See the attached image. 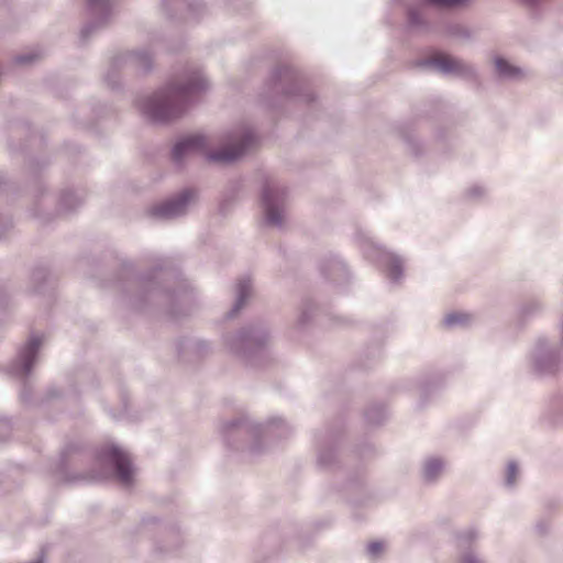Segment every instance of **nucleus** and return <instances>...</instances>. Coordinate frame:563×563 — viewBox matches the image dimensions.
<instances>
[{
  "label": "nucleus",
  "instance_id": "24",
  "mask_svg": "<svg viewBox=\"0 0 563 563\" xmlns=\"http://www.w3.org/2000/svg\"><path fill=\"white\" fill-rule=\"evenodd\" d=\"M494 64L498 77L503 80H518L525 76V70L504 57L494 58Z\"/></svg>",
  "mask_w": 563,
  "mask_h": 563
},
{
  "label": "nucleus",
  "instance_id": "29",
  "mask_svg": "<svg viewBox=\"0 0 563 563\" xmlns=\"http://www.w3.org/2000/svg\"><path fill=\"white\" fill-rule=\"evenodd\" d=\"M443 383V376L439 373L431 374L430 376L422 377L419 382V393L421 396L429 394L431 390L438 388Z\"/></svg>",
  "mask_w": 563,
  "mask_h": 563
},
{
  "label": "nucleus",
  "instance_id": "34",
  "mask_svg": "<svg viewBox=\"0 0 563 563\" xmlns=\"http://www.w3.org/2000/svg\"><path fill=\"white\" fill-rule=\"evenodd\" d=\"M426 3L440 8H454L466 3L468 0H423Z\"/></svg>",
  "mask_w": 563,
  "mask_h": 563
},
{
  "label": "nucleus",
  "instance_id": "35",
  "mask_svg": "<svg viewBox=\"0 0 563 563\" xmlns=\"http://www.w3.org/2000/svg\"><path fill=\"white\" fill-rule=\"evenodd\" d=\"M449 33L453 36L462 38H470L472 36L471 31L462 24L450 25Z\"/></svg>",
  "mask_w": 563,
  "mask_h": 563
},
{
  "label": "nucleus",
  "instance_id": "1",
  "mask_svg": "<svg viewBox=\"0 0 563 563\" xmlns=\"http://www.w3.org/2000/svg\"><path fill=\"white\" fill-rule=\"evenodd\" d=\"M117 283L129 303L139 310L146 305H157L170 306L174 312L178 302H187L191 298L190 285L164 260H159V264L141 276L135 274L131 262H123Z\"/></svg>",
  "mask_w": 563,
  "mask_h": 563
},
{
  "label": "nucleus",
  "instance_id": "19",
  "mask_svg": "<svg viewBox=\"0 0 563 563\" xmlns=\"http://www.w3.org/2000/svg\"><path fill=\"white\" fill-rule=\"evenodd\" d=\"M320 271L325 279L336 286H343L350 278L347 266L339 256L335 255L327 257L322 262Z\"/></svg>",
  "mask_w": 563,
  "mask_h": 563
},
{
  "label": "nucleus",
  "instance_id": "44",
  "mask_svg": "<svg viewBox=\"0 0 563 563\" xmlns=\"http://www.w3.org/2000/svg\"><path fill=\"white\" fill-rule=\"evenodd\" d=\"M536 529L538 530V532H539L540 534H543V533H545V532H547V530H548V526H547V523H545V522H539V523H537Z\"/></svg>",
  "mask_w": 563,
  "mask_h": 563
},
{
  "label": "nucleus",
  "instance_id": "48",
  "mask_svg": "<svg viewBox=\"0 0 563 563\" xmlns=\"http://www.w3.org/2000/svg\"><path fill=\"white\" fill-rule=\"evenodd\" d=\"M34 291H35V292H41L42 290H41V289H40V287H38V288H36Z\"/></svg>",
  "mask_w": 563,
  "mask_h": 563
},
{
  "label": "nucleus",
  "instance_id": "11",
  "mask_svg": "<svg viewBox=\"0 0 563 563\" xmlns=\"http://www.w3.org/2000/svg\"><path fill=\"white\" fill-rule=\"evenodd\" d=\"M285 198V188L268 183L264 185L262 189V206L264 210L265 222L268 225L282 228Z\"/></svg>",
  "mask_w": 563,
  "mask_h": 563
},
{
  "label": "nucleus",
  "instance_id": "9",
  "mask_svg": "<svg viewBox=\"0 0 563 563\" xmlns=\"http://www.w3.org/2000/svg\"><path fill=\"white\" fill-rule=\"evenodd\" d=\"M230 141L229 146L207 153V159L225 164L235 162L255 143V134L252 129L242 128L230 136Z\"/></svg>",
  "mask_w": 563,
  "mask_h": 563
},
{
  "label": "nucleus",
  "instance_id": "5",
  "mask_svg": "<svg viewBox=\"0 0 563 563\" xmlns=\"http://www.w3.org/2000/svg\"><path fill=\"white\" fill-rule=\"evenodd\" d=\"M563 349L547 336H538L527 354V365L538 377H553L563 371Z\"/></svg>",
  "mask_w": 563,
  "mask_h": 563
},
{
  "label": "nucleus",
  "instance_id": "39",
  "mask_svg": "<svg viewBox=\"0 0 563 563\" xmlns=\"http://www.w3.org/2000/svg\"><path fill=\"white\" fill-rule=\"evenodd\" d=\"M34 54H20L15 57V63L18 64H30L35 59Z\"/></svg>",
  "mask_w": 563,
  "mask_h": 563
},
{
  "label": "nucleus",
  "instance_id": "21",
  "mask_svg": "<svg viewBox=\"0 0 563 563\" xmlns=\"http://www.w3.org/2000/svg\"><path fill=\"white\" fill-rule=\"evenodd\" d=\"M176 349L181 358L202 357L211 351L210 343L199 338H184L177 342Z\"/></svg>",
  "mask_w": 563,
  "mask_h": 563
},
{
  "label": "nucleus",
  "instance_id": "13",
  "mask_svg": "<svg viewBox=\"0 0 563 563\" xmlns=\"http://www.w3.org/2000/svg\"><path fill=\"white\" fill-rule=\"evenodd\" d=\"M421 66L433 67L437 71L443 75H455L462 79L471 81L477 80L476 67L463 59L438 56L423 60Z\"/></svg>",
  "mask_w": 563,
  "mask_h": 563
},
{
  "label": "nucleus",
  "instance_id": "10",
  "mask_svg": "<svg viewBox=\"0 0 563 563\" xmlns=\"http://www.w3.org/2000/svg\"><path fill=\"white\" fill-rule=\"evenodd\" d=\"M121 66H131L143 71H148L152 68V56L145 49L128 52L115 56L111 63L110 69L104 76V81L111 89L120 87L118 68Z\"/></svg>",
  "mask_w": 563,
  "mask_h": 563
},
{
  "label": "nucleus",
  "instance_id": "4",
  "mask_svg": "<svg viewBox=\"0 0 563 563\" xmlns=\"http://www.w3.org/2000/svg\"><path fill=\"white\" fill-rule=\"evenodd\" d=\"M269 342V330L263 323L250 324L238 333L224 335L229 351L251 366L258 364Z\"/></svg>",
  "mask_w": 563,
  "mask_h": 563
},
{
  "label": "nucleus",
  "instance_id": "6",
  "mask_svg": "<svg viewBox=\"0 0 563 563\" xmlns=\"http://www.w3.org/2000/svg\"><path fill=\"white\" fill-rule=\"evenodd\" d=\"M269 90L273 93H280L287 98H298L307 103L314 100V96L302 76L296 68L289 65H283L274 69L269 80Z\"/></svg>",
  "mask_w": 563,
  "mask_h": 563
},
{
  "label": "nucleus",
  "instance_id": "30",
  "mask_svg": "<svg viewBox=\"0 0 563 563\" xmlns=\"http://www.w3.org/2000/svg\"><path fill=\"white\" fill-rule=\"evenodd\" d=\"M407 22L408 27L412 30H422L427 27V22L424 21L420 9L413 5L407 9Z\"/></svg>",
  "mask_w": 563,
  "mask_h": 563
},
{
  "label": "nucleus",
  "instance_id": "17",
  "mask_svg": "<svg viewBox=\"0 0 563 563\" xmlns=\"http://www.w3.org/2000/svg\"><path fill=\"white\" fill-rule=\"evenodd\" d=\"M206 146L207 140L202 134L181 136L172 148V159L176 165H181L185 158L203 151Z\"/></svg>",
  "mask_w": 563,
  "mask_h": 563
},
{
  "label": "nucleus",
  "instance_id": "27",
  "mask_svg": "<svg viewBox=\"0 0 563 563\" xmlns=\"http://www.w3.org/2000/svg\"><path fill=\"white\" fill-rule=\"evenodd\" d=\"M543 309L544 305L540 299L531 298L520 305L518 313L522 319H530L541 314Z\"/></svg>",
  "mask_w": 563,
  "mask_h": 563
},
{
  "label": "nucleus",
  "instance_id": "18",
  "mask_svg": "<svg viewBox=\"0 0 563 563\" xmlns=\"http://www.w3.org/2000/svg\"><path fill=\"white\" fill-rule=\"evenodd\" d=\"M448 468V460L442 455H427L420 463V479L424 485H437L444 476Z\"/></svg>",
  "mask_w": 563,
  "mask_h": 563
},
{
  "label": "nucleus",
  "instance_id": "33",
  "mask_svg": "<svg viewBox=\"0 0 563 563\" xmlns=\"http://www.w3.org/2000/svg\"><path fill=\"white\" fill-rule=\"evenodd\" d=\"M466 197L473 201H482L488 196V189L483 185H472L466 189Z\"/></svg>",
  "mask_w": 563,
  "mask_h": 563
},
{
  "label": "nucleus",
  "instance_id": "47",
  "mask_svg": "<svg viewBox=\"0 0 563 563\" xmlns=\"http://www.w3.org/2000/svg\"><path fill=\"white\" fill-rule=\"evenodd\" d=\"M382 355V351L379 347H375L374 352H373V357L375 358H379Z\"/></svg>",
  "mask_w": 563,
  "mask_h": 563
},
{
  "label": "nucleus",
  "instance_id": "15",
  "mask_svg": "<svg viewBox=\"0 0 563 563\" xmlns=\"http://www.w3.org/2000/svg\"><path fill=\"white\" fill-rule=\"evenodd\" d=\"M91 21L80 31L84 41L88 40L98 29L103 26L111 14L112 0H86Z\"/></svg>",
  "mask_w": 563,
  "mask_h": 563
},
{
  "label": "nucleus",
  "instance_id": "26",
  "mask_svg": "<svg viewBox=\"0 0 563 563\" xmlns=\"http://www.w3.org/2000/svg\"><path fill=\"white\" fill-rule=\"evenodd\" d=\"M316 310V305L310 299L301 302L295 320V325L298 329H303L311 321Z\"/></svg>",
  "mask_w": 563,
  "mask_h": 563
},
{
  "label": "nucleus",
  "instance_id": "20",
  "mask_svg": "<svg viewBox=\"0 0 563 563\" xmlns=\"http://www.w3.org/2000/svg\"><path fill=\"white\" fill-rule=\"evenodd\" d=\"M477 538L474 529H466L456 534V545L461 552L459 563H485L473 549Z\"/></svg>",
  "mask_w": 563,
  "mask_h": 563
},
{
  "label": "nucleus",
  "instance_id": "46",
  "mask_svg": "<svg viewBox=\"0 0 563 563\" xmlns=\"http://www.w3.org/2000/svg\"><path fill=\"white\" fill-rule=\"evenodd\" d=\"M22 401H27L30 396H29V391L26 390V388H24L22 391H21V395H20Z\"/></svg>",
  "mask_w": 563,
  "mask_h": 563
},
{
  "label": "nucleus",
  "instance_id": "36",
  "mask_svg": "<svg viewBox=\"0 0 563 563\" xmlns=\"http://www.w3.org/2000/svg\"><path fill=\"white\" fill-rule=\"evenodd\" d=\"M465 321H466V316L463 314V313H460V312L449 313L444 318V323L448 327H454V325L463 324Z\"/></svg>",
  "mask_w": 563,
  "mask_h": 563
},
{
  "label": "nucleus",
  "instance_id": "43",
  "mask_svg": "<svg viewBox=\"0 0 563 563\" xmlns=\"http://www.w3.org/2000/svg\"><path fill=\"white\" fill-rule=\"evenodd\" d=\"M558 328H559V334H560L559 346H560V349H563V314L559 321Z\"/></svg>",
  "mask_w": 563,
  "mask_h": 563
},
{
  "label": "nucleus",
  "instance_id": "32",
  "mask_svg": "<svg viewBox=\"0 0 563 563\" xmlns=\"http://www.w3.org/2000/svg\"><path fill=\"white\" fill-rule=\"evenodd\" d=\"M549 412L555 417L558 422H563V391L552 396L549 404Z\"/></svg>",
  "mask_w": 563,
  "mask_h": 563
},
{
  "label": "nucleus",
  "instance_id": "14",
  "mask_svg": "<svg viewBox=\"0 0 563 563\" xmlns=\"http://www.w3.org/2000/svg\"><path fill=\"white\" fill-rule=\"evenodd\" d=\"M195 197V191L191 189H184L177 195L155 205L151 209L153 217L170 220L183 217L187 213L188 206Z\"/></svg>",
  "mask_w": 563,
  "mask_h": 563
},
{
  "label": "nucleus",
  "instance_id": "41",
  "mask_svg": "<svg viewBox=\"0 0 563 563\" xmlns=\"http://www.w3.org/2000/svg\"><path fill=\"white\" fill-rule=\"evenodd\" d=\"M46 278V273L44 269H36L32 274V279L36 283L44 282Z\"/></svg>",
  "mask_w": 563,
  "mask_h": 563
},
{
  "label": "nucleus",
  "instance_id": "45",
  "mask_svg": "<svg viewBox=\"0 0 563 563\" xmlns=\"http://www.w3.org/2000/svg\"><path fill=\"white\" fill-rule=\"evenodd\" d=\"M0 430H3L7 433L10 431V423L8 420H0Z\"/></svg>",
  "mask_w": 563,
  "mask_h": 563
},
{
  "label": "nucleus",
  "instance_id": "12",
  "mask_svg": "<svg viewBox=\"0 0 563 563\" xmlns=\"http://www.w3.org/2000/svg\"><path fill=\"white\" fill-rule=\"evenodd\" d=\"M42 339L37 335H32L19 349L16 357L9 365V373L19 378H26L35 364Z\"/></svg>",
  "mask_w": 563,
  "mask_h": 563
},
{
  "label": "nucleus",
  "instance_id": "40",
  "mask_svg": "<svg viewBox=\"0 0 563 563\" xmlns=\"http://www.w3.org/2000/svg\"><path fill=\"white\" fill-rule=\"evenodd\" d=\"M73 451V446L69 445L68 448H66L63 453H62V456H60V468H65L66 467V464L68 462V456L70 455Z\"/></svg>",
  "mask_w": 563,
  "mask_h": 563
},
{
  "label": "nucleus",
  "instance_id": "37",
  "mask_svg": "<svg viewBox=\"0 0 563 563\" xmlns=\"http://www.w3.org/2000/svg\"><path fill=\"white\" fill-rule=\"evenodd\" d=\"M384 544L380 541L371 542L367 545V553L371 558H377L383 552Z\"/></svg>",
  "mask_w": 563,
  "mask_h": 563
},
{
  "label": "nucleus",
  "instance_id": "31",
  "mask_svg": "<svg viewBox=\"0 0 563 563\" xmlns=\"http://www.w3.org/2000/svg\"><path fill=\"white\" fill-rule=\"evenodd\" d=\"M520 477L519 465L516 461H509L505 471L504 485L508 489H512Z\"/></svg>",
  "mask_w": 563,
  "mask_h": 563
},
{
  "label": "nucleus",
  "instance_id": "22",
  "mask_svg": "<svg viewBox=\"0 0 563 563\" xmlns=\"http://www.w3.org/2000/svg\"><path fill=\"white\" fill-rule=\"evenodd\" d=\"M164 11L169 18L175 13H179L184 19L196 16V13L201 8L200 2L196 0H162Z\"/></svg>",
  "mask_w": 563,
  "mask_h": 563
},
{
  "label": "nucleus",
  "instance_id": "28",
  "mask_svg": "<svg viewBox=\"0 0 563 563\" xmlns=\"http://www.w3.org/2000/svg\"><path fill=\"white\" fill-rule=\"evenodd\" d=\"M387 418V410L382 405L369 406L365 411V420L368 424L378 426Z\"/></svg>",
  "mask_w": 563,
  "mask_h": 563
},
{
  "label": "nucleus",
  "instance_id": "3",
  "mask_svg": "<svg viewBox=\"0 0 563 563\" xmlns=\"http://www.w3.org/2000/svg\"><path fill=\"white\" fill-rule=\"evenodd\" d=\"M222 438L228 446L239 450L242 445L239 440L247 438L251 440L249 451L252 454L262 452V440H277L287 438L291 433V427L282 418H271L265 424L251 421L246 416L225 421L220 428Z\"/></svg>",
  "mask_w": 563,
  "mask_h": 563
},
{
  "label": "nucleus",
  "instance_id": "38",
  "mask_svg": "<svg viewBox=\"0 0 563 563\" xmlns=\"http://www.w3.org/2000/svg\"><path fill=\"white\" fill-rule=\"evenodd\" d=\"M103 476L100 474H89V475H78L76 477H66V481L68 482H77L81 479H88V481H98L102 479Z\"/></svg>",
  "mask_w": 563,
  "mask_h": 563
},
{
  "label": "nucleus",
  "instance_id": "16",
  "mask_svg": "<svg viewBox=\"0 0 563 563\" xmlns=\"http://www.w3.org/2000/svg\"><path fill=\"white\" fill-rule=\"evenodd\" d=\"M338 437L324 431L316 435L317 464L320 468H332L336 463Z\"/></svg>",
  "mask_w": 563,
  "mask_h": 563
},
{
  "label": "nucleus",
  "instance_id": "42",
  "mask_svg": "<svg viewBox=\"0 0 563 563\" xmlns=\"http://www.w3.org/2000/svg\"><path fill=\"white\" fill-rule=\"evenodd\" d=\"M521 4L526 5L527 8H536L540 5L544 0H518Z\"/></svg>",
  "mask_w": 563,
  "mask_h": 563
},
{
  "label": "nucleus",
  "instance_id": "2",
  "mask_svg": "<svg viewBox=\"0 0 563 563\" xmlns=\"http://www.w3.org/2000/svg\"><path fill=\"white\" fill-rule=\"evenodd\" d=\"M209 88L201 71L183 80L170 81L153 96L139 101L142 113L152 122L162 123L183 115Z\"/></svg>",
  "mask_w": 563,
  "mask_h": 563
},
{
  "label": "nucleus",
  "instance_id": "8",
  "mask_svg": "<svg viewBox=\"0 0 563 563\" xmlns=\"http://www.w3.org/2000/svg\"><path fill=\"white\" fill-rule=\"evenodd\" d=\"M96 459L100 464L110 465L121 484L128 486L132 483V462L129 454L120 446L113 443L103 445L97 451Z\"/></svg>",
  "mask_w": 563,
  "mask_h": 563
},
{
  "label": "nucleus",
  "instance_id": "7",
  "mask_svg": "<svg viewBox=\"0 0 563 563\" xmlns=\"http://www.w3.org/2000/svg\"><path fill=\"white\" fill-rule=\"evenodd\" d=\"M356 241L362 253L367 260L377 262L385 268L390 283L398 284L402 279L404 265L402 260L399 256L380 247L366 232H357Z\"/></svg>",
  "mask_w": 563,
  "mask_h": 563
},
{
  "label": "nucleus",
  "instance_id": "25",
  "mask_svg": "<svg viewBox=\"0 0 563 563\" xmlns=\"http://www.w3.org/2000/svg\"><path fill=\"white\" fill-rule=\"evenodd\" d=\"M82 202V196L73 189H64L59 195L58 206L60 211L68 212L75 210Z\"/></svg>",
  "mask_w": 563,
  "mask_h": 563
},
{
  "label": "nucleus",
  "instance_id": "23",
  "mask_svg": "<svg viewBox=\"0 0 563 563\" xmlns=\"http://www.w3.org/2000/svg\"><path fill=\"white\" fill-rule=\"evenodd\" d=\"M252 295V280L249 276L241 277L235 286V300L231 308V310L228 312V318L235 317L240 310L244 307L247 299Z\"/></svg>",
  "mask_w": 563,
  "mask_h": 563
}]
</instances>
